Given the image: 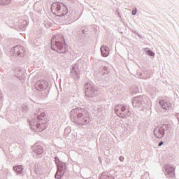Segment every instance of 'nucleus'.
Instances as JSON below:
<instances>
[{
    "label": "nucleus",
    "instance_id": "obj_11",
    "mask_svg": "<svg viewBox=\"0 0 179 179\" xmlns=\"http://www.w3.org/2000/svg\"><path fill=\"white\" fill-rule=\"evenodd\" d=\"M147 54L150 55V57H155V52H152V50H148L147 52Z\"/></svg>",
    "mask_w": 179,
    "mask_h": 179
},
{
    "label": "nucleus",
    "instance_id": "obj_4",
    "mask_svg": "<svg viewBox=\"0 0 179 179\" xmlns=\"http://www.w3.org/2000/svg\"><path fill=\"white\" fill-rule=\"evenodd\" d=\"M13 51L15 54H17V55H20L21 57H23L25 54L24 48H23V46L20 45H16L15 47H14Z\"/></svg>",
    "mask_w": 179,
    "mask_h": 179
},
{
    "label": "nucleus",
    "instance_id": "obj_17",
    "mask_svg": "<svg viewBox=\"0 0 179 179\" xmlns=\"http://www.w3.org/2000/svg\"><path fill=\"white\" fill-rule=\"evenodd\" d=\"M117 115H120V113H118V111H116Z\"/></svg>",
    "mask_w": 179,
    "mask_h": 179
},
{
    "label": "nucleus",
    "instance_id": "obj_8",
    "mask_svg": "<svg viewBox=\"0 0 179 179\" xmlns=\"http://www.w3.org/2000/svg\"><path fill=\"white\" fill-rule=\"evenodd\" d=\"M48 85L47 82H45L44 80L38 81L36 83V86H38V89H40L41 90L43 89H45V87H47Z\"/></svg>",
    "mask_w": 179,
    "mask_h": 179
},
{
    "label": "nucleus",
    "instance_id": "obj_10",
    "mask_svg": "<svg viewBox=\"0 0 179 179\" xmlns=\"http://www.w3.org/2000/svg\"><path fill=\"white\" fill-rule=\"evenodd\" d=\"M65 41H63L62 42H56L55 45L56 47H58L59 48V50H61V48H62L64 47V44Z\"/></svg>",
    "mask_w": 179,
    "mask_h": 179
},
{
    "label": "nucleus",
    "instance_id": "obj_16",
    "mask_svg": "<svg viewBox=\"0 0 179 179\" xmlns=\"http://www.w3.org/2000/svg\"><path fill=\"white\" fill-rule=\"evenodd\" d=\"M1 5H5V1H2L0 3Z\"/></svg>",
    "mask_w": 179,
    "mask_h": 179
},
{
    "label": "nucleus",
    "instance_id": "obj_14",
    "mask_svg": "<svg viewBox=\"0 0 179 179\" xmlns=\"http://www.w3.org/2000/svg\"><path fill=\"white\" fill-rule=\"evenodd\" d=\"M121 110H122V112L125 111V107H124V106H122Z\"/></svg>",
    "mask_w": 179,
    "mask_h": 179
},
{
    "label": "nucleus",
    "instance_id": "obj_12",
    "mask_svg": "<svg viewBox=\"0 0 179 179\" xmlns=\"http://www.w3.org/2000/svg\"><path fill=\"white\" fill-rule=\"evenodd\" d=\"M36 153H38V155H41V153H43V148H39L38 150L36 151Z\"/></svg>",
    "mask_w": 179,
    "mask_h": 179
},
{
    "label": "nucleus",
    "instance_id": "obj_6",
    "mask_svg": "<svg viewBox=\"0 0 179 179\" xmlns=\"http://www.w3.org/2000/svg\"><path fill=\"white\" fill-rule=\"evenodd\" d=\"M154 135L156 138H161L164 136V131L162 129H155L154 131Z\"/></svg>",
    "mask_w": 179,
    "mask_h": 179
},
{
    "label": "nucleus",
    "instance_id": "obj_18",
    "mask_svg": "<svg viewBox=\"0 0 179 179\" xmlns=\"http://www.w3.org/2000/svg\"><path fill=\"white\" fill-rule=\"evenodd\" d=\"M39 125H40V124H37L36 127L38 128Z\"/></svg>",
    "mask_w": 179,
    "mask_h": 179
},
{
    "label": "nucleus",
    "instance_id": "obj_1",
    "mask_svg": "<svg viewBox=\"0 0 179 179\" xmlns=\"http://www.w3.org/2000/svg\"><path fill=\"white\" fill-rule=\"evenodd\" d=\"M51 11L56 16H65L68 13V8L62 3H53L51 6Z\"/></svg>",
    "mask_w": 179,
    "mask_h": 179
},
{
    "label": "nucleus",
    "instance_id": "obj_5",
    "mask_svg": "<svg viewBox=\"0 0 179 179\" xmlns=\"http://www.w3.org/2000/svg\"><path fill=\"white\" fill-rule=\"evenodd\" d=\"M159 104L164 110H169L171 107V104L167 100H160Z\"/></svg>",
    "mask_w": 179,
    "mask_h": 179
},
{
    "label": "nucleus",
    "instance_id": "obj_9",
    "mask_svg": "<svg viewBox=\"0 0 179 179\" xmlns=\"http://www.w3.org/2000/svg\"><path fill=\"white\" fill-rule=\"evenodd\" d=\"M13 170H14V171L17 173V174H22V173L23 171V167H22V166H15L13 168Z\"/></svg>",
    "mask_w": 179,
    "mask_h": 179
},
{
    "label": "nucleus",
    "instance_id": "obj_3",
    "mask_svg": "<svg viewBox=\"0 0 179 179\" xmlns=\"http://www.w3.org/2000/svg\"><path fill=\"white\" fill-rule=\"evenodd\" d=\"M65 169H66L65 164H59L57 166V172L55 176V178L61 179L62 176L64 174V171H65Z\"/></svg>",
    "mask_w": 179,
    "mask_h": 179
},
{
    "label": "nucleus",
    "instance_id": "obj_19",
    "mask_svg": "<svg viewBox=\"0 0 179 179\" xmlns=\"http://www.w3.org/2000/svg\"><path fill=\"white\" fill-rule=\"evenodd\" d=\"M0 1H3V0H0Z\"/></svg>",
    "mask_w": 179,
    "mask_h": 179
},
{
    "label": "nucleus",
    "instance_id": "obj_13",
    "mask_svg": "<svg viewBox=\"0 0 179 179\" xmlns=\"http://www.w3.org/2000/svg\"><path fill=\"white\" fill-rule=\"evenodd\" d=\"M132 15H136V9L132 10Z\"/></svg>",
    "mask_w": 179,
    "mask_h": 179
},
{
    "label": "nucleus",
    "instance_id": "obj_7",
    "mask_svg": "<svg viewBox=\"0 0 179 179\" xmlns=\"http://www.w3.org/2000/svg\"><path fill=\"white\" fill-rule=\"evenodd\" d=\"M101 52L103 57H108V55L110 54V50L106 45L101 47Z\"/></svg>",
    "mask_w": 179,
    "mask_h": 179
},
{
    "label": "nucleus",
    "instance_id": "obj_15",
    "mask_svg": "<svg viewBox=\"0 0 179 179\" xmlns=\"http://www.w3.org/2000/svg\"><path fill=\"white\" fill-rule=\"evenodd\" d=\"M163 143H164V142L162 141V142L158 145V146H162V145H163Z\"/></svg>",
    "mask_w": 179,
    "mask_h": 179
},
{
    "label": "nucleus",
    "instance_id": "obj_2",
    "mask_svg": "<svg viewBox=\"0 0 179 179\" xmlns=\"http://www.w3.org/2000/svg\"><path fill=\"white\" fill-rule=\"evenodd\" d=\"M165 174L168 178H176V168L171 165H166Z\"/></svg>",
    "mask_w": 179,
    "mask_h": 179
}]
</instances>
